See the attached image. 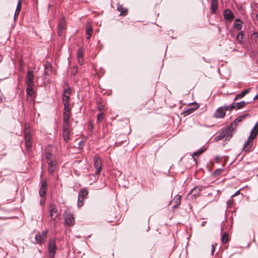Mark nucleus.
<instances>
[{"label": "nucleus", "instance_id": "f257e3e1", "mask_svg": "<svg viewBox=\"0 0 258 258\" xmlns=\"http://www.w3.org/2000/svg\"><path fill=\"white\" fill-rule=\"evenodd\" d=\"M25 146L28 151H30L32 146L31 129L29 125H25L24 131Z\"/></svg>", "mask_w": 258, "mask_h": 258}, {"label": "nucleus", "instance_id": "f03ea898", "mask_svg": "<svg viewBox=\"0 0 258 258\" xmlns=\"http://www.w3.org/2000/svg\"><path fill=\"white\" fill-rule=\"evenodd\" d=\"M231 127L232 126H230V127L223 130L220 134L215 138V139L217 141H218L223 139H226V140L230 139L232 137L231 131Z\"/></svg>", "mask_w": 258, "mask_h": 258}, {"label": "nucleus", "instance_id": "7ed1b4c3", "mask_svg": "<svg viewBox=\"0 0 258 258\" xmlns=\"http://www.w3.org/2000/svg\"><path fill=\"white\" fill-rule=\"evenodd\" d=\"M48 250L49 252L48 258H54L56 250L55 240L54 239L51 238L49 240Z\"/></svg>", "mask_w": 258, "mask_h": 258}, {"label": "nucleus", "instance_id": "20e7f679", "mask_svg": "<svg viewBox=\"0 0 258 258\" xmlns=\"http://www.w3.org/2000/svg\"><path fill=\"white\" fill-rule=\"evenodd\" d=\"M88 191L86 188H82L79 192L78 200V206L80 208L83 205V200L87 198Z\"/></svg>", "mask_w": 258, "mask_h": 258}, {"label": "nucleus", "instance_id": "39448f33", "mask_svg": "<svg viewBox=\"0 0 258 258\" xmlns=\"http://www.w3.org/2000/svg\"><path fill=\"white\" fill-rule=\"evenodd\" d=\"M47 232V230L43 231L41 233H39L35 235V239L38 244L41 245L46 240Z\"/></svg>", "mask_w": 258, "mask_h": 258}, {"label": "nucleus", "instance_id": "423d86ee", "mask_svg": "<svg viewBox=\"0 0 258 258\" xmlns=\"http://www.w3.org/2000/svg\"><path fill=\"white\" fill-rule=\"evenodd\" d=\"M70 108H64L63 112V125L66 126H69V120L70 116Z\"/></svg>", "mask_w": 258, "mask_h": 258}, {"label": "nucleus", "instance_id": "0eeeda50", "mask_svg": "<svg viewBox=\"0 0 258 258\" xmlns=\"http://www.w3.org/2000/svg\"><path fill=\"white\" fill-rule=\"evenodd\" d=\"M49 212L51 219L54 220L58 216L57 210L54 204H51L49 206Z\"/></svg>", "mask_w": 258, "mask_h": 258}, {"label": "nucleus", "instance_id": "6e6552de", "mask_svg": "<svg viewBox=\"0 0 258 258\" xmlns=\"http://www.w3.org/2000/svg\"><path fill=\"white\" fill-rule=\"evenodd\" d=\"M47 184L46 180L43 179L41 181V186L39 189V194L41 198H45L46 194Z\"/></svg>", "mask_w": 258, "mask_h": 258}, {"label": "nucleus", "instance_id": "1a4fd4ad", "mask_svg": "<svg viewBox=\"0 0 258 258\" xmlns=\"http://www.w3.org/2000/svg\"><path fill=\"white\" fill-rule=\"evenodd\" d=\"M94 166L96 168L95 173L99 174L102 169V162L99 157L95 156L94 158Z\"/></svg>", "mask_w": 258, "mask_h": 258}, {"label": "nucleus", "instance_id": "9d476101", "mask_svg": "<svg viewBox=\"0 0 258 258\" xmlns=\"http://www.w3.org/2000/svg\"><path fill=\"white\" fill-rule=\"evenodd\" d=\"M226 113L224 112V110L222 107H220L217 109L215 113H214V117L216 118H222L225 116Z\"/></svg>", "mask_w": 258, "mask_h": 258}, {"label": "nucleus", "instance_id": "9b49d317", "mask_svg": "<svg viewBox=\"0 0 258 258\" xmlns=\"http://www.w3.org/2000/svg\"><path fill=\"white\" fill-rule=\"evenodd\" d=\"M205 187H203L202 185H199L195 186L194 188H192L190 191L188 193V195L189 194H192L193 196L196 198L199 195V193L201 191H202L203 189H205Z\"/></svg>", "mask_w": 258, "mask_h": 258}, {"label": "nucleus", "instance_id": "f8f14e48", "mask_svg": "<svg viewBox=\"0 0 258 258\" xmlns=\"http://www.w3.org/2000/svg\"><path fill=\"white\" fill-rule=\"evenodd\" d=\"M34 75L32 71H28L26 78V83L27 85H34L33 82Z\"/></svg>", "mask_w": 258, "mask_h": 258}, {"label": "nucleus", "instance_id": "ddd939ff", "mask_svg": "<svg viewBox=\"0 0 258 258\" xmlns=\"http://www.w3.org/2000/svg\"><path fill=\"white\" fill-rule=\"evenodd\" d=\"M70 131L69 130V126L63 125V140L67 142L69 140V136Z\"/></svg>", "mask_w": 258, "mask_h": 258}, {"label": "nucleus", "instance_id": "4468645a", "mask_svg": "<svg viewBox=\"0 0 258 258\" xmlns=\"http://www.w3.org/2000/svg\"><path fill=\"white\" fill-rule=\"evenodd\" d=\"M253 139V138H249L248 137V139L245 141L243 147L245 152H248L250 150L252 145V140Z\"/></svg>", "mask_w": 258, "mask_h": 258}, {"label": "nucleus", "instance_id": "2eb2a0df", "mask_svg": "<svg viewBox=\"0 0 258 258\" xmlns=\"http://www.w3.org/2000/svg\"><path fill=\"white\" fill-rule=\"evenodd\" d=\"M66 26V20L64 17L61 18L58 23V33L59 35H61L62 31L65 28Z\"/></svg>", "mask_w": 258, "mask_h": 258}, {"label": "nucleus", "instance_id": "dca6fc26", "mask_svg": "<svg viewBox=\"0 0 258 258\" xmlns=\"http://www.w3.org/2000/svg\"><path fill=\"white\" fill-rule=\"evenodd\" d=\"M224 17L225 20L231 21L233 18V15L231 10L226 9L224 12Z\"/></svg>", "mask_w": 258, "mask_h": 258}, {"label": "nucleus", "instance_id": "f3484780", "mask_svg": "<svg viewBox=\"0 0 258 258\" xmlns=\"http://www.w3.org/2000/svg\"><path fill=\"white\" fill-rule=\"evenodd\" d=\"M65 222L69 225H73L75 223L73 216L72 214H67L65 217Z\"/></svg>", "mask_w": 258, "mask_h": 258}, {"label": "nucleus", "instance_id": "a211bd4d", "mask_svg": "<svg viewBox=\"0 0 258 258\" xmlns=\"http://www.w3.org/2000/svg\"><path fill=\"white\" fill-rule=\"evenodd\" d=\"M257 133H258V122H257L255 124V125L252 129V130L251 131L250 135L249 136V138L254 139L256 137Z\"/></svg>", "mask_w": 258, "mask_h": 258}, {"label": "nucleus", "instance_id": "6ab92c4d", "mask_svg": "<svg viewBox=\"0 0 258 258\" xmlns=\"http://www.w3.org/2000/svg\"><path fill=\"white\" fill-rule=\"evenodd\" d=\"M48 172L50 174H52L56 168V162L55 161H49L48 162Z\"/></svg>", "mask_w": 258, "mask_h": 258}, {"label": "nucleus", "instance_id": "aec40b11", "mask_svg": "<svg viewBox=\"0 0 258 258\" xmlns=\"http://www.w3.org/2000/svg\"><path fill=\"white\" fill-rule=\"evenodd\" d=\"M83 49L82 48H80L77 51V57L79 63L80 64H83L84 62V58L83 56Z\"/></svg>", "mask_w": 258, "mask_h": 258}, {"label": "nucleus", "instance_id": "412c9836", "mask_svg": "<svg viewBox=\"0 0 258 258\" xmlns=\"http://www.w3.org/2000/svg\"><path fill=\"white\" fill-rule=\"evenodd\" d=\"M70 96L66 94H63L62 101L64 108H70L69 106Z\"/></svg>", "mask_w": 258, "mask_h": 258}, {"label": "nucleus", "instance_id": "4be33fe9", "mask_svg": "<svg viewBox=\"0 0 258 258\" xmlns=\"http://www.w3.org/2000/svg\"><path fill=\"white\" fill-rule=\"evenodd\" d=\"M117 10L120 12L121 16H125L127 13V9L121 5H118Z\"/></svg>", "mask_w": 258, "mask_h": 258}, {"label": "nucleus", "instance_id": "5701e85b", "mask_svg": "<svg viewBox=\"0 0 258 258\" xmlns=\"http://www.w3.org/2000/svg\"><path fill=\"white\" fill-rule=\"evenodd\" d=\"M218 7V2L217 0H212L211 3V13H216Z\"/></svg>", "mask_w": 258, "mask_h": 258}, {"label": "nucleus", "instance_id": "b1692460", "mask_svg": "<svg viewBox=\"0 0 258 258\" xmlns=\"http://www.w3.org/2000/svg\"><path fill=\"white\" fill-rule=\"evenodd\" d=\"M86 34L87 35L86 37L87 39H89L92 34V28L89 24H88L87 26Z\"/></svg>", "mask_w": 258, "mask_h": 258}, {"label": "nucleus", "instance_id": "393cba45", "mask_svg": "<svg viewBox=\"0 0 258 258\" xmlns=\"http://www.w3.org/2000/svg\"><path fill=\"white\" fill-rule=\"evenodd\" d=\"M34 85H27L26 92L28 95L31 96L33 93V87Z\"/></svg>", "mask_w": 258, "mask_h": 258}, {"label": "nucleus", "instance_id": "a878e982", "mask_svg": "<svg viewBox=\"0 0 258 258\" xmlns=\"http://www.w3.org/2000/svg\"><path fill=\"white\" fill-rule=\"evenodd\" d=\"M247 115H241V116H240L238 117L236 119H235V120L233 122V123H231V126H232L234 124L235 125H236V124L237 122L241 121L243 119H244L245 118V117Z\"/></svg>", "mask_w": 258, "mask_h": 258}, {"label": "nucleus", "instance_id": "bb28decb", "mask_svg": "<svg viewBox=\"0 0 258 258\" xmlns=\"http://www.w3.org/2000/svg\"><path fill=\"white\" fill-rule=\"evenodd\" d=\"M242 21L237 19L234 22V27L238 30H240L242 28Z\"/></svg>", "mask_w": 258, "mask_h": 258}, {"label": "nucleus", "instance_id": "cd10ccee", "mask_svg": "<svg viewBox=\"0 0 258 258\" xmlns=\"http://www.w3.org/2000/svg\"><path fill=\"white\" fill-rule=\"evenodd\" d=\"M199 106L197 104V107L195 108H190L184 111L183 114L184 115H189L190 113H192L196 109H198Z\"/></svg>", "mask_w": 258, "mask_h": 258}, {"label": "nucleus", "instance_id": "c85d7f7f", "mask_svg": "<svg viewBox=\"0 0 258 258\" xmlns=\"http://www.w3.org/2000/svg\"><path fill=\"white\" fill-rule=\"evenodd\" d=\"M45 157L48 163L49 161H55L53 155L50 153H46L45 154Z\"/></svg>", "mask_w": 258, "mask_h": 258}, {"label": "nucleus", "instance_id": "c756f323", "mask_svg": "<svg viewBox=\"0 0 258 258\" xmlns=\"http://www.w3.org/2000/svg\"><path fill=\"white\" fill-rule=\"evenodd\" d=\"M247 104V103L245 102L244 101L237 103H236L237 109H240L244 107Z\"/></svg>", "mask_w": 258, "mask_h": 258}, {"label": "nucleus", "instance_id": "7c9ffc66", "mask_svg": "<svg viewBox=\"0 0 258 258\" xmlns=\"http://www.w3.org/2000/svg\"><path fill=\"white\" fill-rule=\"evenodd\" d=\"M221 240H222V242L223 243H226V242H228V234L226 232L224 233L223 234Z\"/></svg>", "mask_w": 258, "mask_h": 258}, {"label": "nucleus", "instance_id": "2f4dec72", "mask_svg": "<svg viewBox=\"0 0 258 258\" xmlns=\"http://www.w3.org/2000/svg\"><path fill=\"white\" fill-rule=\"evenodd\" d=\"M203 151H204V150H199L197 152H195L193 153L192 157L194 158V159L195 161H196V160H197L196 157H198L199 155L202 154Z\"/></svg>", "mask_w": 258, "mask_h": 258}, {"label": "nucleus", "instance_id": "473e14b6", "mask_svg": "<svg viewBox=\"0 0 258 258\" xmlns=\"http://www.w3.org/2000/svg\"><path fill=\"white\" fill-rule=\"evenodd\" d=\"M243 33L242 32H240L237 35V40L240 42H241L242 40H243Z\"/></svg>", "mask_w": 258, "mask_h": 258}, {"label": "nucleus", "instance_id": "72a5a7b5", "mask_svg": "<svg viewBox=\"0 0 258 258\" xmlns=\"http://www.w3.org/2000/svg\"><path fill=\"white\" fill-rule=\"evenodd\" d=\"M173 201L175 202L176 205H179L180 203V196L178 195L176 196L174 198Z\"/></svg>", "mask_w": 258, "mask_h": 258}, {"label": "nucleus", "instance_id": "f704fd0d", "mask_svg": "<svg viewBox=\"0 0 258 258\" xmlns=\"http://www.w3.org/2000/svg\"><path fill=\"white\" fill-rule=\"evenodd\" d=\"M104 118V115L103 113H100L97 116V121L98 122H101Z\"/></svg>", "mask_w": 258, "mask_h": 258}, {"label": "nucleus", "instance_id": "c9c22d12", "mask_svg": "<svg viewBox=\"0 0 258 258\" xmlns=\"http://www.w3.org/2000/svg\"><path fill=\"white\" fill-rule=\"evenodd\" d=\"M244 95L242 93V92L240 93H239L238 94H237L236 97H235V98L234 99V100L235 101L236 100H238V99H239L240 98H242L244 97Z\"/></svg>", "mask_w": 258, "mask_h": 258}, {"label": "nucleus", "instance_id": "e433bc0d", "mask_svg": "<svg viewBox=\"0 0 258 258\" xmlns=\"http://www.w3.org/2000/svg\"><path fill=\"white\" fill-rule=\"evenodd\" d=\"M22 0H19V2L17 5L16 9L17 10L21 11V7H22Z\"/></svg>", "mask_w": 258, "mask_h": 258}, {"label": "nucleus", "instance_id": "4c0bfd02", "mask_svg": "<svg viewBox=\"0 0 258 258\" xmlns=\"http://www.w3.org/2000/svg\"><path fill=\"white\" fill-rule=\"evenodd\" d=\"M229 111H232L234 109H237L236 103H233L230 106H229Z\"/></svg>", "mask_w": 258, "mask_h": 258}, {"label": "nucleus", "instance_id": "58836bf2", "mask_svg": "<svg viewBox=\"0 0 258 258\" xmlns=\"http://www.w3.org/2000/svg\"><path fill=\"white\" fill-rule=\"evenodd\" d=\"M223 171V169H217L215 171L214 174L215 175H219L221 174Z\"/></svg>", "mask_w": 258, "mask_h": 258}, {"label": "nucleus", "instance_id": "ea45409f", "mask_svg": "<svg viewBox=\"0 0 258 258\" xmlns=\"http://www.w3.org/2000/svg\"><path fill=\"white\" fill-rule=\"evenodd\" d=\"M20 12V11L16 10L15 13L14 14V19L16 20V18L18 17L19 13Z\"/></svg>", "mask_w": 258, "mask_h": 258}, {"label": "nucleus", "instance_id": "a19ab883", "mask_svg": "<svg viewBox=\"0 0 258 258\" xmlns=\"http://www.w3.org/2000/svg\"><path fill=\"white\" fill-rule=\"evenodd\" d=\"M71 89L70 88H68V89H66L64 90L63 94H66L69 95V96H70V95L71 94Z\"/></svg>", "mask_w": 258, "mask_h": 258}, {"label": "nucleus", "instance_id": "79ce46f5", "mask_svg": "<svg viewBox=\"0 0 258 258\" xmlns=\"http://www.w3.org/2000/svg\"><path fill=\"white\" fill-rule=\"evenodd\" d=\"M78 72V69L76 67H74L72 68L71 73L73 74H75Z\"/></svg>", "mask_w": 258, "mask_h": 258}, {"label": "nucleus", "instance_id": "37998d69", "mask_svg": "<svg viewBox=\"0 0 258 258\" xmlns=\"http://www.w3.org/2000/svg\"><path fill=\"white\" fill-rule=\"evenodd\" d=\"M223 109L224 110V112L226 113V111L227 110H229V106H227V105H226V106H222Z\"/></svg>", "mask_w": 258, "mask_h": 258}, {"label": "nucleus", "instance_id": "c03bdc74", "mask_svg": "<svg viewBox=\"0 0 258 258\" xmlns=\"http://www.w3.org/2000/svg\"><path fill=\"white\" fill-rule=\"evenodd\" d=\"M104 106L102 104H100L98 105V109L99 111H102L103 110Z\"/></svg>", "mask_w": 258, "mask_h": 258}, {"label": "nucleus", "instance_id": "a18cd8bd", "mask_svg": "<svg viewBox=\"0 0 258 258\" xmlns=\"http://www.w3.org/2000/svg\"><path fill=\"white\" fill-rule=\"evenodd\" d=\"M249 92V89H245L244 90L242 91V93L243 94L244 96H245L246 94L248 93Z\"/></svg>", "mask_w": 258, "mask_h": 258}, {"label": "nucleus", "instance_id": "49530a36", "mask_svg": "<svg viewBox=\"0 0 258 258\" xmlns=\"http://www.w3.org/2000/svg\"><path fill=\"white\" fill-rule=\"evenodd\" d=\"M40 203L41 205H44V198H42V199L40 200Z\"/></svg>", "mask_w": 258, "mask_h": 258}, {"label": "nucleus", "instance_id": "de8ad7c7", "mask_svg": "<svg viewBox=\"0 0 258 258\" xmlns=\"http://www.w3.org/2000/svg\"><path fill=\"white\" fill-rule=\"evenodd\" d=\"M212 248L211 252H212V254H213L214 253V251H215V247L213 244L212 245Z\"/></svg>", "mask_w": 258, "mask_h": 258}, {"label": "nucleus", "instance_id": "09e8293b", "mask_svg": "<svg viewBox=\"0 0 258 258\" xmlns=\"http://www.w3.org/2000/svg\"><path fill=\"white\" fill-rule=\"evenodd\" d=\"M239 193V190H237L234 195H233L231 197H234L237 195H238Z\"/></svg>", "mask_w": 258, "mask_h": 258}, {"label": "nucleus", "instance_id": "8fccbe9b", "mask_svg": "<svg viewBox=\"0 0 258 258\" xmlns=\"http://www.w3.org/2000/svg\"><path fill=\"white\" fill-rule=\"evenodd\" d=\"M258 99V94H257L256 95H255V96L254 97L253 99L255 100V99Z\"/></svg>", "mask_w": 258, "mask_h": 258}, {"label": "nucleus", "instance_id": "3c124183", "mask_svg": "<svg viewBox=\"0 0 258 258\" xmlns=\"http://www.w3.org/2000/svg\"><path fill=\"white\" fill-rule=\"evenodd\" d=\"M228 204H231V202H230V201H228Z\"/></svg>", "mask_w": 258, "mask_h": 258}, {"label": "nucleus", "instance_id": "603ef678", "mask_svg": "<svg viewBox=\"0 0 258 258\" xmlns=\"http://www.w3.org/2000/svg\"><path fill=\"white\" fill-rule=\"evenodd\" d=\"M256 17L257 20V21H258V15H257L256 16Z\"/></svg>", "mask_w": 258, "mask_h": 258}, {"label": "nucleus", "instance_id": "864d4df0", "mask_svg": "<svg viewBox=\"0 0 258 258\" xmlns=\"http://www.w3.org/2000/svg\"><path fill=\"white\" fill-rule=\"evenodd\" d=\"M219 160V158L218 157H217V160ZM218 162V161H217Z\"/></svg>", "mask_w": 258, "mask_h": 258}]
</instances>
